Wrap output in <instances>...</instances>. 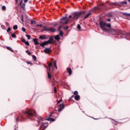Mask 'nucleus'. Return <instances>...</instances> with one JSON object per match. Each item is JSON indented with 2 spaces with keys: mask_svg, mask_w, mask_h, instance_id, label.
I'll use <instances>...</instances> for the list:
<instances>
[{
  "mask_svg": "<svg viewBox=\"0 0 130 130\" xmlns=\"http://www.w3.org/2000/svg\"><path fill=\"white\" fill-rule=\"evenodd\" d=\"M82 15H85L84 19H87L88 18V17H90L91 16V12H89L87 14H86V12L85 11H82V12H77L76 13H74L73 14V19L74 20H77V19H79Z\"/></svg>",
  "mask_w": 130,
  "mask_h": 130,
  "instance_id": "obj_1",
  "label": "nucleus"
},
{
  "mask_svg": "<svg viewBox=\"0 0 130 130\" xmlns=\"http://www.w3.org/2000/svg\"><path fill=\"white\" fill-rule=\"evenodd\" d=\"M24 114L28 115L29 118L33 117V116H36V111L35 110L27 109V111H23Z\"/></svg>",
  "mask_w": 130,
  "mask_h": 130,
  "instance_id": "obj_2",
  "label": "nucleus"
},
{
  "mask_svg": "<svg viewBox=\"0 0 130 130\" xmlns=\"http://www.w3.org/2000/svg\"><path fill=\"white\" fill-rule=\"evenodd\" d=\"M107 23L103 21H101L100 22V27L103 30V31H104L105 32H106V33H109V32H110L111 30L107 29L105 28L106 27Z\"/></svg>",
  "mask_w": 130,
  "mask_h": 130,
  "instance_id": "obj_3",
  "label": "nucleus"
},
{
  "mask_svg": "<svg viewBox=\"0 0 130 130\" xmlns=\"http://www.w3.org/2000/svg\"><path fill=\"white\" fill-rule=\"evenodd\" d=\"M52 41H53V36L50 37L49 39L47 41H45L41 44L40 45L43 47L45 46V45H47V44H51L52 43Z\"/></svg>",
  "mask_w": 130,
  "mask_h": 130,
  "instance_id": "obj_4",
  "label": "nucleus"
},
{
  "mask_svg": "<svg viewBox=\"0 0 130 130\" xmlns=\"http://www.w3.org/2000/svg\"><path fill=\"white\" fill-rule=\"evenodd\" d=\"M126 4H127V3L126 1H123V2H121L119 3H109V5L110 6V7H111V6H116V5H118L119 6H122V5H126Z\"/></svg>",
  "mask_w": 130,
  "mask_h": 130,
  "instance_id": "obj_5",
  "label": "nucleus"
},
{
  "mask_svg": "<svg viewBox=\"0 0 130 130\" xmlns=\"http://www.w3.org/2000/svg\"><path fill=\"white\" fill-rule=\"evenodd\" d=\"M49 68L48 69L47 73H48V78L49 79H51V74H50V69L52 68V63L50 62L48 64Z\"/></svg>",
  "mask_w": 130,
  "mask_h": 130,
  "instance_id": "obj_6",
  "label": "nucleus"
},
{
  "mask_svg": "<svg viewBox=\"0 0 130 130\" xmlns=\"http://www.w3.org/2000/svg\"><path fill=\"white\" fill-rule=\"evenodd\" d=\"M43 28H44L43 31H50V32H52L53 33L55 32L56 31L55 29H54L53 27L49 28V27H47L46 26H44Z\"/></svg>",
  "mask_w": 130,
  "mask_h": 130,
  "instance_id": "obj_7",
  "label": "nucleus"
},
{
  "mask_svg": "<svg viewBox=\"0 0 130 130\" xmlns=\"http://www.w3.org/2000/svg\"><path fill=\"white\" fill-rule=\"evenodd\" d=\"M103 6H104V8L105 9H106V10H109V9H111V8H108L107 7V6H106V5H104V4H101V6L98 8V10H103V9L102 8V7H103Z\"/></svg>",
  "mask_w": 130,
  "mask_h": 130,
  "instance_id": "obj_8",
  "label": "nucleus"
},
{
  "mask_svg": "<svg viewBox=\"0 0 130 130\" xmlns=\"http://www.w3.org/2000/svg\"><path fill=\"white\" fill-rule=\"evenodd\" d=\"M69 22V19H67L66 20H61L60 23L61 24H64V25H67Z\"/></svg>",
  "mask_w": 130,
  "mask_h": 130,
  "instance_id": "obj_9",
  "label": "nucleus"
},
{
  "mask_svg": "<svg viewBox=\"0 0 130 130\" xmlns=\"http://www.w3.org/2000/svg\"><path fill=\"white\" fill-rule=\"evenodd\" d=\"M32 41L34 42L35 45H39V42L38 39H33Z\"/></svg>",
  "mask_w": 130,
  "mask_h": 130,
  "instance_id": "obj_10",
  "label": "nucleus"
},
{
  "mask_svg": "<svg viewBox=\"0 0 130 130\" xmlns=\"http://www.w3.org/2000/svg\"><path fill=\"white\" fill-rule=\"evenodd\" d=\"M39 39H41V40H44L45 39H47V37H46V36L45 35H42L39 37Z\"/></svg>",
  "mask_w": 130,
  "mask_h": 130,
  "instance_id": "obj_11",
  "label": "nucleus"
},
{
  "mask_svg": "<svg viewBox=\"0 0 130 130\" xmlns=\"http://www.w3.org/2000/svg\"><path fill=\"white\" fill-rule=\"evenodd\" d=\"M44 51L45 53H49V52H51V50L49 48H46L44 50Z\"/></svg>",
  "mask_w": 130,
  "mask_h": 130,
  "instance_id": "obj_12",
  "label": "nucleus"
},
{
  "mask_svg": "<svg viewBox=\"0 0 130 130\" xmlns=\"http://www.w3.org/2000/svg\"><path fill=\"white\" fill-rule=\"evenodd\" d=\"M20 6H21V8L22 10H25V4H23V1H21L20 4Z\"/></svg>",
  "mask_w": 130,
  "mask_h": 130,
  "instance_id": "obj_13",
  "label": "nucleus"
},
{
  "mask_svg": "<svg viewBox=\"0 0 130 130\" xmlns=\"http://www.w3.org/2000/svg\"><path fill=\"white\" fill-rule=\"evenodd\" d=\"M67 72H68V74H69L70 75H72L73 72L72 71V69L71 68H67Z\"/></svg>",
  "mask_w": 130,
  "mask_h": 130,
  "instance_id": "obj_14",
  "label": "nucleus"
},
{
  "mask_svg": "<svg viewBox=\"0 0 130 130\" xmlns=\"http://www.w3.org/2000/svg\"><path fill=\"white\" fill-rule=\"evenodd\" d=\"M54 39H55V40H57V41H59V40H60V38H59V35H57L55 36L54 37Z\"/></svg>",
  "mask_w": 130,
  "mask_h": 130,
  "instance_id": "obj_15",
  "label": "nucleus"
},
{
  "mask_svg": "<svg viewBox=\"0 0 130 130\" xmlns=\"http://www.w3.org/2000/svg\"><path fill=\"white\" fill-rule=\"evenodd\" d=\"M80 95H76L75 96V100H76V101H79L80 100Z\"/></svg>",
  "mask_w": 130,
  "mask_h": 130,
  "instance_id": "obj_16",
  "label": "nucleus"
},
{
  "mask_svg": "<svg viewBox=\"0 0 130 130\" xmlns=\"http://www.w3.org/2000/svg\"><path fill=\"white\" fill-rule=\"evenodd\" d=\"M20 119H24V117L22 115H20L18 117L16 118V121L20 120Z\"/></svg>",
  "mask_w": 130,
  "mask_h": 130,
  "instance_id": "obj_17",
  "label": "nucleus"
},
{
  "mask_svg": "<svg viewBox=\"0 0 130 130\" xmlns=\"http://www.w3.org/2000/svg\"><path fill=\"white\" fill-rule=\"evenodd\" d=\"M59 108H62V109H63V108H64V105L63 104H60Z\"/></svg>",
  "mask_w": 130,
  "mask_h": 130,
  "instance_id": "obj_18",
  "label": "nucleus"
},
{
  "mask_svg": "<svg viewBox=\"0 0 130 130\" xmlns=\"http://www.w3.org/2000/svg\"><path fill=\"white\" fill-rule=\"evenodd\" d=\"M32 58H33L34 60H35V61H37V57L35 55H32Z\"/></svg>",
  "mask_w": 130,
  "mask_h": 130,
  "instance_id": "obj_19",
  "label": "nucleus"
},
{
  "mask_svg": "<svg viewBox=\"0 0 130 130\" xmlns=\"http://www.w3.org/2000/svg\"><path fill=\"white\" fill-rule=\"evenodd\" d=\"M54 66L56 70H57V66H56V61H54Z\"/></svg>",
  "mask_w": 130,
  "mask_h": 130,
  "instance_id": "obj_20",
  "label": "nucleus"
},
{
  "mask_svg": "<svg viewBox=\"0 0 130 130\" xmlns=\"http://www.w3.org/2000/svg\"><path fill=\"white\" fill-rule=\"evenodd\" d=\"M11 37H12V38H17V36H16L15 34H12Z\"/></svg>",
  "mask_w": 130,
  "mask_h": 130,
  "instance_id": "obj_21",
  "label": "nucleus"
},
{
  "mask_svg": "<svg viewBox=\"0 0 130 130\" xmlns=\"http://www.w3.org/2000/svg\"><path fill=\"white\" fill-rule=\"evenodd\" d=\"M25 36H26V37H27V38L28 40H30V39L31 38V36L30 35H26Z\"/></svg>",
  "mask_w": 130,
  "mask_h": 130,
  "instance_id": "obj_22",
  "label": "nucleus"
},
{
  "mask_svg": "<svg viewBox=\"0 0 130 130\" xmlns=\"http://www.w3.org/2000/svg\"><path fill=\"white\" fill-rule=\"evenodd\" d=\"M59 31V35H60V36H62L63 35V32H62V31L61 30H60Z\"/></svg>",
  "mask_w": 130,
  "mask_h": 130,
  "instance_id": "obj_23",
  "label": "nucleus"
},
{
  "mask_svg": "<svg viewBox=\"0 0 130 130\" xmlns=\"http://www.w3.org/2000/svg\"><path fill=\"white\" fill-rule=\"evenodd\" d=\"M25 52H26V53L28 55H31V52L28 51V50H26L25 51Z\"/></svg>",
  "mask_w": 130,
  "mask_h": 130,
  "instance_id": "obj_24",
  "label": "nucleus"
},
{
  "mask_svg": "<svg viewBox=\"0 0 130 130\" xmlns=\"http://www.w3.org/2000/svg\"><path fill=\"white\" fill-rule=\"evenodd\" d=\"M17 29H18V25H15L13 26V29H14V30H17Z\"/></svg>",
  "mask_w": 130,
  "mask_h": 130,
  "instance_id": "obj_25",
  "label": "nucleus"
},
{
  "mask_svg": "<svg viewBox=\"0 0 130 130\" xmlns=\"http://www.w3.org/2000/svg\"><path fill=\"white\" fill-rule=\"evenodd\" d=\"M30 22H31V25H33V24H36V21H34L33 20H31Z\"/></svg>",
  "mask_w": 130,
  "mask_h": 130,
  "instance_id": "obj_26",
  "label": "nucleus"
},
{
  "mask_svg": "<svg viewBox=\"0 0 130 130\" xmlns=\"http://www.w3.org/2000/svg\"><path fill=\"white\" fill-rule=\"evenodd\" d=\"M7 49H8V50H10V51H12V52H13V50H12V48L10 47H7Z\"/></svg>",
  "mask_w": 130,
  "mask_h": 130,
  "instance_id": "obj_27",
  "label": "nucleus"
},
{
  "mask_svg": "<svg viewBox=\"0 0 130 130\" xmlns=\"http://www.w3.org/2000/svg\"><path fill=\"white\" fill-rule=\"evenodd\" d=\"M21 41H22V42H23V43H25L26 42V40H25V39L21 38Z\"/></svg>",
  "mask_w": 130,
  "mask_h": 130,
  "instance_id": "obj_28",
  "label": "nucleus"
},
{
  "mask_svg": "<svg viewBox=\"0 0 130 130\" xmlns=\"http://www.w3.org/2000/svg\"><path fill=\"white\" fill-rule=\"evenodd\" d=\"M106 26L108 27V28H110V27H111V24L110 23H109L106 25Z\"/></svg>",
  "mask_w": 130,
  "mask_h": 130,
  "instance_id": "obj_29",
  "label": "nucleus"
},
{
  "mask_svg": "<svg viewBox=\"0 0 130 130\" xmlns=\"http://www.w3.org/2000/svg\"><path fill=\"white\" fill-rule=\"evenodd\" d=\"M78 91L76 90L74 92V95H75V96L78 95Z\"/></svg>",
  "mask_w": 130,
  "mask_h": 130,
  "instance_id": "obj_30",
  "label": "nucleus"
},
{
  "mask_svg": "<svg viewBox=\"0 0 130 130\" xmlns=\"http://www.w3.org/2000/svg\"><path fill=\"white\" fill-rule=\"evenodd\" d=\"M24 43L26 45H27V46L30 45V43H29V42H28V41H25V42Z\"/></svg>",
  "mask_w": 130,
  "mask_h": 130,
  "instance_id": "obj_31",
  "label": "nucleus"
},
{
  "mask_svg": "<svg viewBox=\"0 0 130 130\" xmlns=\"http://www.w3.org/2000/svg\"><path fill=\"white\" fill-rule=\"evenodd\" d=\"M77 28L78 29V30H81V25L80 24H78Z\"/></svg>",
  "mask_w": 130,
  "mask_h": 130,
  "instance_id": "obj_32",
  "label": "nucleus"
},
{
  "mask_svg": "<svg viewBox=\"0 0 130 130\" xmlns=\"http://www.w3.org/2000/svg\"><path fill=\"white\" fill-rule=\"evenodd\" d=\"M50 121H55V119L53 118H50Z\"/></svg>",
  "mask_w": 130,
  "mask_h": 130,
  "instance_id": "obj_33",
  "label": "nucleus"
},
{
  "mask_svg": "<svg viewBox=\"0 0 130 130\" xmlns=\"http://www.w3.org/2000/svg\"><path fill=\"white\" fill-rule=\"evenodd\" d=\"M21 20L22 21V22H24V17L23 16V14L21 15Z\"/></svg>",
  "mask_w": 130,
  "mask_h": 130,
  "instance_id": "obj_34",
  "label": "nucleus"
},
{
  "mask_svg": "<svg viewBox=\"0 0 130 130\" xmlns=\"http://www.w3.org/2000/svg\"><path fill=\"white\" fill-rule=\"evenodd\" d=\"M62 109H62V108H59L58 109V112H60V111H62Z\"/></svg>",
  "mask_w": 130,
  "mask_h": 130,
  "instance_id": "obj_35",
  "label": "nucleus"
},
{
  "mask_svg": "<svg viewBox=\"0 0 130 130\" xmlns=\"http://www.w3.org/2000/svg\"><path fill=\"white\" fill-rule=\"evenodd\" d=\"M2 10L3 11H6V7L5 6H2Z\"/></svg>",
  "mask_w": 130,
  "mask_h": 130,
  "instance_id": "obj_36",
  "label": "nucleus"
},
{
  "mask_svg": "<svg viewBox=\"0 0 130 130\" xmlns=\"http://www.w3.org/2000/svg\"><path fill=\"white\" fill-rule=\"evenodd\" d=\"M22 31H23V32H26V28H25L24 27H22Z\"/></svg>",
  "mask_w": 130,
  "mask_h": 130,
  "instance_id": "obj_37",
  "label": "nucleus"
},
{
  "mask_svg": "<svg viewBox=\"0 0 130 130\" xmlns=\"http://www.w3.org/2000/svg\"><path fill=\"white\" fill-rule=\"evenodd\" d=\"M124 15L127 17H129V13H125L124 14Z\"/></svg>",
  "mask_w": 130,
  "mask_h": 130,
  "instance_id": "obj_38",
  "label": "nucleus"
},
{
  "mask_svg": "<svg viewBox=\"0 0 130 130\" xmlns=\"http://www.w3.org/2000/svg\"><path fill=\"white\" fill-rule=\"evenodd\" d=\"M108 17H112V14H111V13H109L108 14Z\"/></svg>",
  "mask_w": 130,
  "mask_h": 130,
  "instance_id": "obj_39",
  "label": "nucleus"
},
{
  "mask_svg": "<svg viewBox=\"0 0 130 130\" xmlns=\"http://www.w3.org/2000/svg\"><path fill=\"white\" fill-rule=\"evenodd\" d=\"M10 31H11V28L10 27H8L7 31L8 33H9L10 32Z\"/></svg>",
  "mask_w": 130,
  "mask_h": 130,
  "instance_id": "obj_40",
  "label": "nucleus"
},
{
  "mask_svg": "<svg viewBox=\"0 0 130 130\" xmlns=\"http://www.w3.org/2000/svg\"><path fill=\"white\" fill-rule=\"evenodd\" d=\"M59 31H61V26L60 25L58 28Z\"/></svg>",
  "mask_w": 130,
  "mask_h": 130,
  "instance_id": "obj_41",
  "label": "nucleus"
},
{
  "mask_svg": "<svg viewBox=\"0 0 130 130\" xmlns=\"http://www.w3.org/2000/svg\"><path fill=\"white\" fill-rule=\"evenodd\" d=\"M61 20H67V16H65V17H62L61 19Z\"/></svg>",
  "mask_w": 130,
  "mask_h": 130,
  "instance_id": "obj_42",
  "label": "nucleus"
},
{
  "mask_svg": "<svg viewBox=\"0 0 130 130\" xmlns=\"http://www.w3.org/2000/svg\"><path fill=\"white\" fill-rule=\"evenodd\" d=\"M53 27H56L57 26V23H55L53 24Z\"/></svg>",
  "mask_w": 130,
  "mask_h": 130,
  "instance_id": "obj_43",
  "label": "nucleus"
},
{
  "mask_svg": "<svg viewBox=\"0 0 130 130\" xmlns=\"http://www.w3.org/2000/svg\"><path fill=\"white\" fill-rule=\"evenodd\" d=\"M2 29H3L4 30H5V29H6V26H5V25H2L1 26Z\"/></svg>",
  "mask_w": 130,
  "mask_h": 130,
  "instance_id": "obj_44",
  "label": "nucleus"
},
{
  "mask_svg": "<svg viewBox=\"0 0 130 130\" xmlns=\"http://www.w3.org/2000/svg\"><path fill=\"white\" fill-rule=\"evenodd\" d=\"M37 27H42V24H37Z\"/></svg>",
  "mask_w": 130,
  "mask_h": 130,
  "instance_id": "obj_45",
  "label": "nucleus"
},
{
  "mask_svg": "<svg viewBox=\"0 0 130 130\" xmlns=\"http://www.w3.org/2000/svg\"><path fill=\"white\" fill-rule=\"evenodd\" d=\"M38 118L40 120H43V118L41 117H39Z\"/></svg>",
  "mask_w": 130,
  "mask_h": 130,
  "instance_id": "obj_46",
  "label": "nucleus"
},
{
  "mask_svg": "<svg viewBox=\"0 0 130 130\" xmlns=\"http://www.w3.org/2000/svg\"><path fill=\"white\" fill-rule=\"evenodd\" d=\"M126 36L128 37V38L130 39V33L129 34H126Z\"/></svg>",
  "mask_w": 130,
  "mask_h": 130,
  "instance_id": "obj_47",
  "label": "nucleus"
},
{
  "mask_svg": "<svg viewBox=\"0 0 130 130\" xmlns=\"http://www.w3.org/2000/svg\"><path fill=\"white\" fill-rule=\"evenodd\" d=\"M54 92L55 93H56V87H55V86H54Z\"/></svg>",
  "mask_w": 130,
  "mask_h": 130,
  "instance_id": "obj_48",
  "label": "nucleus"
},
{
  "mask_svg": "<svg viewBox=\"0 0 130 130\" xmlns=\"http://www.w3.org/2000/svg\"><path fill=\"white\" fill-rule=\"evenodd\" d=\"M64 29H65L66 30H68V29H69V26H66V27H64Z\"/></svg>",
  "mask_w": 130,
  "mask_h": 130,
  "instance_id": "obj_49",
  "label": "nucleus"
},
{
  "mask_svg": "<svg viewBox=\"0 0 130 130\" xmlns=\"http://www.w3.org/2000/svg\"><path fill=\"white\" fill-rule=\"evenodd\" d=\"M27 64H32V62H30V61H28L27 62Z\"/></svg>",
  "mask_w": 130,
  "mask_h": 130,
  "instance_id": "obj_50",
  "label": "nucleus"
},
{
  "mask_svg": "<svg viewBox=\"0 0 130 130\" xmlns=\"http://www.w3.org/2000/svg\"><path fill=\"white\" fill-rule=\"evenodd\" d=\"M46 120H47L48 121H50V118H48L46 119Z\"/></svg>",
  "mask_w": 130,
  "mask_h": 130,
  "instance_id": "obj_51",
  "label": "nucleus"
},
{
  "mask_svg": "<svg viewBox=\"0 0 130 130\" xmlns=\"http://www.w3.org/2000/svg\"><path fill=\"white\" fill-rule=\"evenodd\" d=\"M61 101H62V100H59V101H58L57 104H59V103H60L61 102Z\"/></svg>",
  "mask_w": 130,
  "mask_h": 130,
  "instance_id": "obj_52",
  "label": "nucleus"
},
{
  "mask_svg": "<svg viewBox=\"0 0 130 130\" xmlns=\"http://www.w3.org/2000/svg\"><path fill=\"white\" fill-rule=\"evenodd\" d=\"M107 21H108V22H111V20L110 19V18L107 19Z\"/></svg>",
  "mask_w": 130,
  "mask_h": 130,
  "instance_id": "obj_53",
  "label": "nucleus"
},
{
  "mask_svg": "<svg viewBox=\"0 0 130 130\" xmlns=\"http://www.w3.org/2000/svg\"><path fill=\"white\" fill-rule=\"evenodd\" d=\"M116 32H118L119 33H121V31L120 30H116Z\"/></svg>",
  "mask_w": 130,
  "mask_h": 130,
  "instance_id": "obj_54",
  "label": "nucleus"
},
{
  "mask_svg": "<svg viewBox=\"0 0 130 130\" xmlns=\"http://www.w3.org/2000/svg\"><path fill=\"white\" fill-rule=\"evenodd\" d=\"M24 3H27V2H28V0H24Z\"/></svg>",
  "mask_w": 130,
  "mask_h": 130,
  "instance_id": "obj_55",
  "label": "nucleus"
},
{
  "mask_svg": "<svg viewBox=\"0 0 130 130\" xmlns=\"http://www.w3.org/2000/svg\"><path fill=\"white\" fill-rule=\"evenodd\" d=\"M52 115V113H51L49 116V117H51V116Z\"/></svg>",
  "mask_w": 130,
  "mask_h": 130,
  "instance_id": "obj_56",
  "label": "nucleus"
},
{
  "mask_svg": "<svg viewBox=\"0 0 130 130\" xmlns=\"http://www.w3.org/2000/svg\"><path fill=\"white\" fill-rule=\"evenodd\" d=\"M44 124H46V123H42V125H44Z\"/></svg>",
  "mask_w": 130,
  "mask_h": 130,
  "instance_id": "obj_57",
  "label": "nucleus"
},
{
  "mask_svg": "<svg viewBox=\"0 0 130 130\" xmlns=\"http://www.w3.org/2000/svg\"><path fill=\"white\" fill-rule=\"evenodd\" d=\"M16 4L18 3V0H15Z\"/></svg>",
  "mask_w": 130,
  "mask_h": 130,
  "instance_id": "obj_58",
  "label": "nucleus"
},
{
  "mask_svg": "<svg viewBox=\"0 0 130 130\" xmlns=\"http://www.w3.org/2000/svg\"><path fill=\"white\" fill-rule=\"evenodd\" d=\"M69 18H72V15H70V16H69Z\"/></svg>",
  "mask_w": 130,
  "mask_h": 130,
  "instance_id": "obj_59",
  "label": "nucleus"
},
{
  "mask_svg": "<svg viewBox=\"0 0 130 130\" xmlns=\"http://www.w3.org/2000/svg\"><path fill=\"white\" fill-rule=\"evenodd\" d=\"M74 97V95H72L71 97V98L72 99V98H73Z\"/></svg>",
  "mask_w": 130,
  "mask_h": 130,
  "instance_id": "obj_60",
  "label": "nucleus"
},
{
  "mask_svg": "<svg viewBox=\"0 0 130 130\" xmlns=\"http://www.w3.org/2000/svg\"><path fill=\"white\" fill-rule=\"evenodd\" d=\"M46 127H47V126H45L44 127V128H45Z\"/></svg>",
  "mask_w": 130,
  "mask_h": 130,
  "instance_id": "obj_61",
  "label": "nucleus"
},
{
  "mask_svg": "<svg viewBox=\"0 0 130 130\" xmlns=\"http://www.w3.org/2000/svg\"><path fill=\"white\" fill-rule=\"evenodd\" d=\"M112 31H115V29H113Z\"/></svg>",
  "mask_w": 130,
  "mask_h": 130,
  "instance_id": "obj_62",
  "label": "nucleus"
},
{
  "mask_svg": "<svg viewBox=\"0 0 130 130\" xmlns=\"http://www.w3.org/2000/svg\"><path fill=\"white\" fill-rule=\"evenodd\" d=\"M128 1L129 2V3H130V0H128Z\"/></svg>",
  "mask_w": 130,
  "mask_h": 130,
  "instance_id": "obj_63",
  "label": "nucleus"
},
{
  "mask_svg": "<svg viewBox=\"0 0 130 130\" xmlns=\"http://www.w3.org/2000/svg\"><path fill=\"white\" fill-rule=\"evenodd\" d=\"M129 17H130V13H129Z\"/></svg>",
  "mask_w": 130,
  "mask_h": 130,
  "instance_id": "obj_64",
  "label": "nucleus"
}]
</instances>
